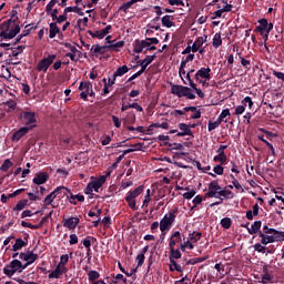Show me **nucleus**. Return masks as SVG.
<instances>
[{"mask_svg": "<svg viewBox=\"0 0 284 284\" xmlns=\"http://www.w3.org/2000/svg\"><path fill=\"white\" fill-rule=\"evenodd\" d=\"M171 93L178 97V99H183V97H186V99H190L191 101H194V99H196V95L192 93L191 88L183 87L181 84H172Z\"/></svg>", "mask_w": 284, "mask_h": 284, "instance_id": "nucleus-1", "label": "nucleus"}, {"mask_svg": "<svg viewBox=\"0 0 284 284\" xmlns=\"http://www.w3.org/2000/svg\"><path fill=\"white\" fill-rule=\"evenodd\" d=\"M179 212V207H175L169 214H165L160 221V230L162 232V236H164L165 231L170 230L172 225H174V221H176V213Z\"/></svg>", "mask_w": 284, "mask_h": 284, "instance_id": "nucleus-2", "label": "nucleus"}, {"mask_svg": "<svg viewBox=\"0 0 284 284\" xmlns=\"http://www.w3.org/2000/svg\"><path fill=\"white\" fill-rule=\"evenodd\" d=\"M143 190H145V186L140 185L136 189H134L133 191H129L126 193L124 201L128 203V205L131 210H139V206H136V197L141 196V194H143Z\"/></svg>", "mask_w": 284, "mask_h": 284, "instance_id": "nucleus-3", "label": "nucleus"}, {"mask_svg": "<svg viewBox=\"0 0 284 284\" xmlns=\"http://www.w3.org/2000/svg\"><path fill=\"white\" fill-rule=\"evenodd\" d=\"M21 274V261L14 258L3 267V274L12 278L13 274Z\"/></svg>", "mask_w": 284, "mask_h": 284, "instance_id": "nucleus-4", "label": "nucleus"}, {"mask_svg": "<svg viewBox=\"0 0 284 284\" xmlns=\"http://www.w3.org/2000/svg\"><path fill=\"white\" fill-rule=\"evenodd\" d=\"M54 61H57V54H49L47 58H43L37 64L38 72H48Z\"/></svg>", "mask_w": 284, "mask_h": 284, "instance_id": "nucleus-5", "label": "nucleus"}, {"mask_svg": "<svg viewBox=\"0 0 284 284\" xmlns=\"http://www.w3.org/2000/svg\"><path fill=\"white\" fill-rule=\"evenodd\" d=\"M21 119L24 121L26 128H30L32 130L33 128H37V113L24 111L20 114Z\"/></svg>", "mask_w": 284, "mask_h": 284, "instance_id": "nucleus-6", "label": "nucleus"}, {"mask_svg": "<svg viewBox=\"0 0 284 284\" xmlns=\"http://www.w3.org/2000/svg\"><path fill=\"white\" fill-rule=\"evenodd\" d=\"M257 23H260V26H257L255 28V32H260V34L263 37L264 32H267V34H270V32H272V30H274V23L272 22H267V19L262 18L257 21Z\"/></svg>", "mask_w": 284, "mask_h": 284, "instance_id": "nucleus-7", "label": "nucleus"}, {"mask_svg": "<svg viewBox=\"0 0 284 284\" xmlns=\"http://www.w3.org/2000/svg\"><path fill=\"white\" fill-rule=\"evenodd\" d=\"M220 190L221 185H219V181H212L209 183V191L204 194L205 199H219Z\"/></svg>", "mask_w": 284, "mask_h": 284, "instance_id": "nucleus-8", "label": "nucleus"}, {"mask_svg": "<svg viewBox=\"0 0 284 284\" xmlns=\"http://www.w3.org/2000/svg\"><path fill=\"white\" fill-rule=\"evenodd\" d=\"M65 190V186H58L55 187L49 195L44 197V205H52L54 203V199L61 194Z\"/></svg>", "mask_w": 284, "mask_h": 284, "instance_id": "nucleus-9", "label": "nucleus"}, {"mask_svg": "<svg viewBox=\"0 0 284 284\" xmlns=\"http://www.w3.org/2000/svg\"><path fill=\"white\" fill-rule=\"evenodd\" d=\"M258 236L261 239L262 245H270V243L281 242V235H266L260 231Z\"/></svg>", "mask_w": 284, "mask_h": 284, "instance_id": "nucleus-10", "label": "nucleus"}, {"mask_svg": "<svg viewBox=\"0 0 284 284\" xmlns=\"http://www.w3.org/2000/svg\"><path fill=\"white\" fill-rule=\"evenodd\" d=\"M211 72H212V69H210V67L201 68L200 70L196 71L194 79L195 81H199L201 79H205L206 81H210V79H212Z\"/></svg>", "mask_w": 284, "mask_h": 284, "instance_id": "nucleus-11", "label": "nucleus"}, {"mask_svg": "<svg viewBox=\"0 0 284 284\" xmlns=\"http://www.w3.org/2000/svg\"><path fill=\"white\" fill-rule=\"evenodd\" d=\"M81 223V220L79 217H69L62 220L63 227H67L68 230H77V225Z\"/></svg>", "mask_w": 284, "mask_h": 284, "instance_id": "nucleus-12", "label": "nucleus"}, {"mask_svg": "<svg viewBox=\"0 0 284 284\" xmlns=\"http://www.w3.org/2000/svg\"><path fill=\"white\" fill-rule=\"evenodd\" d=\"M50 180V175L47 172H39L33 178L34 185H43L44 183H48Z\"/></svg>", "mask_w": 284, "mask_h": 284, "instance_id": "nucleus-13", "label": "nucleus"}, {"mask_svg": "<svg viewBox=\"0 0 284 284\" xmlns=\"http://www.w3.org/2000/svg\"><path fill=\"white\" fill-rule=\"evenodd\" d=\"M28 239H30V235L28 233L24 234V240L17 239L16 243L12 246V252H19V250H23L28 245Z\"/></svg>", "mask_w": 284, "mask_h": 284, "instance_id": "nucleus-14", "label": "nucleus"}, {"mask_svg": "<svg viewBox=\"0 0 284 284\" xmlns=\"http://www.w3.org/2000/svg\"><path fill=\"white\" fill-rule=\"evenodd\" d=\"M19 32H21V27L17 24L12 30L1 31L0 37H3L4 39H14Z\"/></svg>", "mask_w": 284, "mask_h": 284, "instance_id": "nucleus-15", "label": "nucleus"}, {"mask_svg": "<svg viewBox=\"0 0 284 284\" xmlns=\"http://www.w3.org/2000/svg\"><path fill=\"white\" fill-rule=\"evenodd\" d=\"M88 278L92 284H100V283L108 284V283H105V281L99 280V278H101V273H99L98 271H89Z\"/></svg>", "mask_w": 284, "mask_h": 284, "instance_id": "nucleus-16", "label": "nucleus"}, {"mask_svg": "<svg viewBox=\"0 0 284 284\" xmlns=\"http://www.w3.org/2000/svg\"><path fill=\"white\" fill-rule=\"evenodd\" d=\"M68 268H63V266H55V268L48 275L49 278H61L63 274H67Z\"/></svg>", "mask_w": 284, "mask_h": 284, "instance_id": "nucleus-17", "label": "nucleus"}, {"mask_svg": "<svg viewBox=\"0 0 284 284\" xmlns=\"http://www.w3.org/2000/svg\"><path fill=\"white\" fill-rule=\"evenodd\" d=\"M154 59H156V55H148L144 60H140L138 61V65L141 67L140 71L143 73L145 72V70H148V65H150V63H152L154 61Z\"/></svg>", "mask_w": 284, "mask_h": 284, "instance_id": "nucleus-18", "label": "nucleus"}, {"mask_svg": "<svg viewBox=\"0 0 284 284\" xmlns=\"http://www.w3.org/2000/svg\"><path fill=\"white\" fill-rule=\"evenodd\" d=\"M30 132V128L22 126L12 134V141H21Z\"/></svg>", "mask_w": 284, "mask_h": 284, "instance_id": "nucleus-19", "label": "nucleus"}, {"mask_svg": "<svg viewBox=\"0 0 284 284\" xmlns=\"http://www.w3.org/2000/svg\"><path fill=\"white\" fill-rule=\"evenodd\" d=\"M108 176L105 175H101L99 178V180L92 181L91 183V187H93L94 192H99V190H101V187H103V184L105 183Z\"/></svg>", "mask_w": 284, "mask_h": 284, "instance_id": "nucleus-20", "label": "nucleus"}, {"mask_svg": "<svg viewBox=\"0 0 284 284\" xmlns=\"http://www.w3.org/2000/svg\"><path fill=\"white\" fill-rule=\"evenodd\" d=\"M176 243H181V232L179 231H175L170 237V242H169L170 250L174 248V245H176Z\"/></svg>", "mask_w": 284, "mask_h": 284, "instance_id": "nucleus-21", "label": "nucleus"}, {"mask_svg": "<svg viewBox=\"0 0 284 284\" xmlns=\"http://www.w3.org/2000/svg\"><path fill=\"white\" fill-rule=\"evenodd\" d=\"M57 34H61V29H59V26H57L55 22H51L49 24V39H54Z\"/></svg>", "mask_w": 284, "mask_h": 284, "instance_id": "nucleus-22", "label": "nucleus"}, {"mask_svg": "<svg viewBox=\"0 0 284 284\" xmlns=\"http://www.w3.org/2000/svg\"><path fill=\"white\" fill-rule=\"evenodd\" d=\"M262 225H263V222L261 220L255 221L251 225V229H248V234H251V235L258 234V232H261V226Z\"/></svg>", "mask_w": 284, "mask_h": 284, "instance_id": "nucleus-23", "label": "nucleus"}, {"mask_svg": "<svg viewBox=\"0 0 284 284\" xmlns=\"http://www.w3.org/2000/svg\"><path fill=\"white\" fill-rule=\"evenodd\" d=\"M179 130L183 132L186 136H191V139H194V133L192 132V129L187 126L186 123H179L178 124Z\"/></svg>", "mask_w": 284, "mask_h": 284, "instance_id": "nucleus-24", "label": "nucleus"}, {"mask_svg": "<svg viewBox=\"0 0 284 284\" xmlns=\"http://www.w3.org/2000/svg\"><path fill=\"white\" fill-rule=\"evenodd\" d=\"M134 3H143V0H130L129 2H124L119 10L121 12H125L128 13V9L131 8L132 6H134Z\"/></svg>", "mask_w": 284, "mask_h": 284, "instance_id": "nucleus-25", "label": "nucleus"}, {"mask_svg": "<svg viewBox=\"0 0 284 284\" xmlns=\"http://www.w3.org/2000/svg\"><path fill=\"white\" fill-rule=\"evenodd\" d=\"M174 19L173 16H164L162 17V26L164 28H174V21H172Z\"/></svg>", "mask_w": 284, "mask_h": 284, "instance_id": "nucleus-26", "label": "nucleus"}, {"mask_svg": "<svg viewBox=\"0 0 284 284\" xmlns=\"http://www.w3.org/2000/svg\"><path fill=\"white\" fill-rule=\"evenodd\" d=\"M92 243H97V237L94 236H87L83 241L82 244L84 245V247L88 250V252H91L92 250L90 247H92Z\"/></svg>", "mask_w": 284, "mask_h": 284, "instance_id": "nucleus-27", "label": "nucleus"}, {"mask_svg": "<svg viewBox=\"0 0 284 284\" xmlns=\"http://www.w3.org/2000/svg\"><path fill=\"white\" fill-rule=\"evenodd\" d=\"M106 48H110L109 45H100V44H97V45H93L91 48V52L93 54H105V49Z\"/></svg>", "mask_w": 284, "mask_h": 284, "instance_id": "nucleus-28", "label": "nucleus"}, {"mask_svg": "<svg viewBox=\"0 0 284 284\" xmlns=\"http://www.w3.org/2000/svg\"><path fill=\"white\" fill-rule=\"evenodd\" d=\"M128 72H130V68H128V65L124 64L118 68L116 71L113 73L114 79H116V77H123V74H128Z\"/></svg>", "mask_w": 284, "mask_h": 284, "instance_id": "nucleus-29", "label": "nucleus"}, {"mask_svg": "<svg viewBox=\"0 0 284 284\" xmlns=\"http://www.w3.org/2000/svg\"><path fill=\"white\" fill-rule=\"evenodd\" d=\"M207 258H210V255H205L202 257H194V258L189 260L186 262V265H196L197 263H203V262L207 261Z\"/></svg>", "mask_w": 284, "mask_h": 284, "instance_id": "nucleus-30", "label": "nucleus"}, {"mask_svg": "<svg viewBox=\"0 0 284 284\" xmlns=\"http://www.w3.org/2000/svg\"><path fill=\"white\" fill-rule=\"evenodd\" d=\"M171 254L169 256V261H179V258H181L182 254L181 251L179 248H170Z\"/></svg>", "mask_w": 284, "mask_h": 284, "instance_id": "nucleus-31", "label": "nucleus"}, {"mask_svg": "<svg viewBox=\"0 0 284 284\" xmlns=\"http://www.w3.org/2000/svg\"><path fill=\"white\" fill-rule=\"evenodd\" d=\"M213 161L221 163V165H225L227 162V155L225 153H217V155L213 158Z\"/></svg>", "mask_w": 284, "mask_h": 284, "instance_id": "nucleus-32", "label": "nucleus"}, {"mask_svg": "<svg viewBox=\"0 0 284 284\" xmlns=\"http://www.w3.org/2000/svg\"><path fill=\"white\" fill-rule=\"evenodd\" d=\"M203 37H199L196 38V40L194 41L192 48V52H199L200 48H203Z\"/></svg>", "mask_w": 284, "mask_h": 284, "instance_id": "nucleus-33", "label": "nucleus"}, {"mask_svg": "<svg viewBox=\"0 0 284 284\" xmlns=\"http://www.w3.org/2000/svg\"><path fill=\"white\" fill-rule=\"evenodd\" d=\"M170 263V272H183V267H181V265L176 263V260H173L171 257Z\"/></svg>", "mask_w": 284, "mask_h": 284, "instance_id": "nucleus-34", "label": "nucleus"}, {"mask_svg": "<svg viewBox=\"0 0 284 284\" xmlns=\"http://www.w3.org/2000/svg\"><path fill=\"white\" fill-rule=\"evenodd\" d=\"M79 90L80 92H90V90H92V82L90 81L81 82L79 85Z\"/></svg>", "mask_w": 284, "mask_h": 284, "instance_id": "nucleus-35", "label": "nucleus"}, {"mask_svg": "<svg viewBox=\"0 0 284 284\" xmlns=\"http://www.w3.org/2000/svg\"><path fill=\"white\" fill-rule=\"evenodd\" d=\"M203 236V233L201 232H193L189 234V241L192 243H199L201 241V237Z\"/></svg>", "mask_w": 284, "mask_h": 284, "instance_id": "nucleus-36", "label": "nucleus"}, {"mask_svg": "<svg viewBox=\"0 0 284 284\" xmlns=\"http://www.w3.org/2000/svg\"><path fill=\"white\" fill-rule=\"evenodd\" d=\"M143 50H144V47L141 40H135V42L133 43V52H135V54H141Z\"/></svg>", "mask_w": 284, "mask_h": 284, "instance_id": "nucleus-37", "label": "nucleus"}, {"mask_svg": "<svg viewBox=\"0 0 284 284\" xmlns=\"http://www.w3.org/2000/svg\"><path fill=\"white\" fill-rule=\"evenodd\" d=\"M213 48H221L223 45V40L221 39V33H215L212 42Z\"/></svg>", "mask_w": 284, "mask_h": 284, "instance_id": "nucleus-38", "label": "nucleus"}, {"mask_svg": "<svg viewBox=\"0 0 284 284\" xmlns=\"http://www.w3.org/2000/svg\"><path fill=\"white\" fill-rule=\"evenodd\" d=\"M28 206V200H20L17 205L13 207L14 212H21V210H26Z\"/></svg>", "mask_w": 284, "mask_h": 284, "instance_id": "nucleus-39", "label": "nucleus"}, {"mask_svg": "<svg viewBox=\"0 0 284 284\" xmlns=\"http://www.w3.org/2000/svg\"><path fill=\"white\" fill-rule=\"evenodd\" d=\"M39 258V254L32 252V251H27V263H34Z\"/></svg>", "mask_w": 284, "mask_h": 284, "instance_id": "nucleus-40", "label": "nucleus"}, {"mask_svg": "<svg viewBox=\"0 0 284 284\" xmlns=\"http://www.w3.org/2000/svg\"><path fill=\"white\" fill-rule=\"evenodd\" d=\"M217 196H223L224 199H234V193L230 190H221L217 193Z\"/></svg>", "mask_w": 284, "mask_h": 284, "instance_id": "nucleus-41", "label": "nucleus"}, {"mask_svg": "<svg viewBox=\"0 0 284 284\" xmlns=\"http://www.w3.org/2000/svg\"><path fill=\"white\" fill-rule=\"evenodd\" d=\"M264 234H274V236H281V231L276 229H270V226L264 225L263 226Z\"/></svg>", "mask_w": 284, "mask_h": 284, "instance_id": "nucleus-42", "label": "nucleus"}, {"mask_svg": "<svg viewBox=\"0 0 284 284\" xmlns=\"http://www.w3.org/2000/svg\"><path fill=\"white\" fill-rule=\"evenodd\" d=\"M184 77L187 81L186 82L185 80H182L184 85H190V88H196V83H194V80H192V73L187 72Z\"/></svg>", "mask_w": 284, "mask_h": 284, "instance_id": "nucleus-43", "label": "nucleus"}, {"mask_svg": "<svg viewBox=\"0 0 284 284\" xmlns=\"http://www.w3.org/2000/svg\"><path fill=\"white\" fill-rule=\"evenodd\" d=\"M12 165H14V163H12V161H10V159H7L0 166V171L8 172L10 170V168H12Z\"/></svg>", "mask_w": 284, "mask_h": 284, "instance_id": "nucleus-44", "label": "nucleus"}, {"mask_svg": "<svg viewBox=\"0 0 284 284\" xmlns=\"http://www.w3.org/2000/svg\"><path fill=\"white\" fill-rule=\"evenodd\" d=\"M131 148L133 149H126L123 151L122 154H131V152H136V150H141V148H143V143H136V144H132Z\"/></svg>", "mask_w": 284, "mask_h": 284, "instance_id": "nucleus-45", "label": "nucleus"}, {"mask_svg": "<svg viewBox=\"0 0 284 284\" xmlns=\"http://www.w3.org/2000/svg\"><path fill=\"white\" fill-rule=\"evenodd\" d=\"M4 105L8 108L7 112H14L17 110V102L14 100H8L4 102Z\"/></svg>", "mask_w": 284, "mask_h": 284, "instance_id": "nucleus-46", "label": "nucleus"}, {"mask_svg": "<svg viewBox=\"0 0 284 284\" xmlns=\"http://www.w3.org/2000/svg\"><path fill=\"white\" fill-rule=\"evenodd\" d=\"M68 261H70V255L63 254L60 256V262L58 263V265L62 268H67L65 265H68Z\"/></svg>", "mask_w": 284, "mask_h": 284, "instance_id": "nucleus-47", "label": "nucleus"}, {"mask_svg": "<svg viewBox=\"0 0 284 284\" xmlns=\"http://www.w3.org/2000/svg\"><path fill=\"white\" fill-rule=\"evenodd\" d=\"M221 225L224 230H230V227H232V219L230 217H223L221 220Z\"/></svg>", "mask_w": 284, "mask_h": 284, "instance_id": "nucleus-48", "label": "nucleus"}, {"mask_svg": "<svg viewBox=\"0 0 284 284\" xmlns=\"http://www.w3.org/2000/svg\"><path fill=\"white\" fill-rule=\"evenodd\" d=\"M260 141L265 143L266 148H268L271 150V153L273 156H276V151L274 150V145H272V143H270L267 140H265V138L263 135L260 136Z\"/></svg>", "mask_w": 284, "mask_h": 284, "instance_id": "nucleus-49", "label": "nucleus"}, {"mask_svg": "<svg viewBox=\"0 0 284 284\" xmlns=\"http://www.w3.org/2000/svg\"><path fill=\"white\" fill-rule=\"evenodd\" d=\"M264 274L262 275V284H267V281H272V275H270V272H267V267L263 268Z\"/></svg>", "mask_w": 284, "mask_h": 284, "instance_id": "nucleus-50", "label": "nucleus"}, {"mask_svg": "<svg viewBox=\"0 0 284 284\" xmlns=\"http://www.w3.org/2000/svg\"><path fill=\"white\" fill-rule=\"evenodd\" d=\"M119 281H122L123 283H128V278H125V276H123V274H116V275H113V280H112L111 284H118Z\"/></svg>", "mask_w": 284, "mask_h": 284, "instance_id": "nucleus-51", "label": "nucleus"}, {"mask_svg": "<svg viewBox=\"0 0 284 284\" xmlns=\"http://www.w3.org/2000/svg\"><path fill=\"white\" fill-rule=\"evenodd\" d=\"M65 12H77V14H79L80 17H83V11H81V8L79 7H67L65 9Z\"/></svg>", "mask_w": 284, "mask_h": 284, "instance_id": "nucleus-52", "label": "nucleus"}, {"mask_svg": "<svg viewBox=\"0 0 284 284\" xmlns=\"http://www.w3.org/2000/svg\"><path fill=\"white\" fill-rule=\"evenodd\" d=\"M164 145L170 148V150H183V144H181V143L164 142Z\"/></svg>", "mask_w": 284, "mask_h": 284, "instance_id": "nucleus-53", "label": "nucleus"}, {"mask_svg": "<svg viewBox=\"0 0 284 284\" xmlns=\"http://www.w3.org/2000/svg\"><path fill=\"white\" fill-rule=\"evenodd\" d=\"M135 261L138 263L136 267H143V264L145 263V255L143 253L138 254Z\"/></svg>", "mask_w": 284, "mask_h": 284, "instance_id": "nucleus-54", "label": "nucleus"}, {"mask_svg": "<svg viewBox=\"0 0 284 284\" xmlns=\"http://www.w3.org/2000/svg\"><path fill=\"white\" fill-rule=\"evenodd\" d=\"M32 24H27L24 27V30L22 31V33L20 34L22 38L23 37H28V34H30V32H32V30H37V27H30Z\"/></svg>", "mask_w": 284, "mask_h": 284, "instance_id": "nucleus-55", "label": "nucleus"}, {"mask_svg": "<svg viewBox=\"0 0 284 284\" xmlns=\"http://www.w3.org/2000/svg\"><path fill=\"white\" fill-rule=\"evenodd\" d=\"M224 170H225V169L223 168V164H216V165L213 168L214 174H217L219 176H223Z\"/></svg>", "mask_w": 284, "mask_h": 284, "instance_id": "nucleus-56", "label": "nucleus"}, {"mask_svg": "<svg viewBox=\"0 0 284 284\" xmlns=\"http://www.w3.org/2000/svg\"><path fill=\"white\" fill-rule=\"evenodd\" d=\"M240 61H241V65H242L243 68H245V70H251L252 63L250 62V60H246L245 58H243V57L240 55Z\"/></svg>", "mask_w": 284, "mask_h": 284, "instance_id": "nucleus-57", "label": "nucleus"}, {"mask_svg": "<svg viewBox=\"0 0 284 284\" xmlns=\"http://www.w3.org/2000/svg\"><path fill=\"white\" fill-rule=\"evenodd\" d=\"M242 104L244 106H247L250 108V110H252L253 105H254V102L252 101V98L251 97H245L243 100H242Z\"/></svg>", "mask_w": 284, "mask_h": 284, "instance_id": "nucleus-58", "label": "nucleus"}, {"mask_svg": "<svg viewBox=\"0 0 284 284\" xmlns=\"http://www.w3.org/2000/svg\"><path fill=\"white\" fill-rule=\"evenodd\" d=\"M57 23H64V21H68V12H65V9L63 11V14L59 16L55 20Z\"/></svg>", "mask_w": 284, "mask_h": 284, "instance_id": "nucleus-59", "label": "nucleus"}, {"mask_svg": "<svg viewBox=\"0 0 284 284\" xmlns=\"http://www.w3.org/2000/svg\"><path fill=\"white\" fill-rule=\"evenodd\" d=\"M123 45H125V42L124 41H118L113 44H110L109 48L111 50H116V52H119V48H123Z\"/></svg>", "mask_w": 284, "mask_h": 284, "instance_id": "nucleus-60", "label": "nucleus"}, {"mask_svg": "<svg viewBox=\"0 0 284 284\" xmlns=\"http://www.w3.org/2000/svg\"><path fill=\"white\" fill-rule=\"evenodd\" d=\"M88 34H90V37H92V39H104L101 31L93 32L92 30H89Z\"/></svg>", "mask_w": 284, "mask_h": 284, "instance_id": "nucleus-61", "label": "nucleus"}, {"mask_svg": "<svg viewBox=\"0 0 284 284\" xmlns=\"http://www.w3.org/2000/svg\"><path fill=\"white\" fill-rule=\"evenodd\" d=\"M192 250L194 247V244H192V242H190V240H187L186 242H184L183 244L180 245V250H182V252H185V248Z\"/></svg>", "mask_w": 284, "mask_h": 284, "instance_id": "nucleus-62", "label": "nucleus"}, {"mask_svg": "<svg viewBox=\"0 0 284 284\" xmlns=\"http://www.w3.org/2000/svg\"><path fill=\"white\" fill-rule=\"evenodd\" d=\"M219 116L224 120V123H227V120L225 119H227V116H232V113H230V109H224Z\"/></svg>", "mask_w": 284, "mask_h": 284, "instance_id": "nucleus-63", "label": "nucleus"}, {"mask_svg": "<svg viewBox=\"0 0 284 284\" xmlns=\"http://www.w3.org/2000/svg\"><path fill=\"white\" fill-rule=\"evenodd\" d=\"M59 3V0H51L47 7H45V12L47 14H50V12H52V8H54V4Z\"/></svg>", "mask_w": 284, "mask_h": 284, "instance_id": "nucleus-64", "label": "nucleus"}]
</instances>
